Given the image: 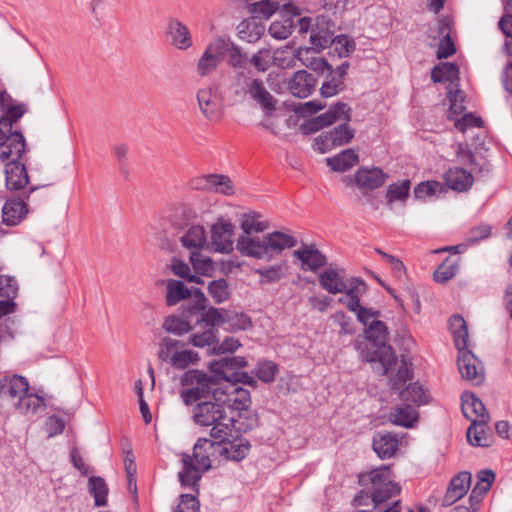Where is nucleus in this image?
I'll return each instance as SVG.
<instances>
[{
  "label": "nucleus",
  "instance_id": "obj_42",
  "mask_svg": "<svg viewBox=\"0 0 512 512\" xmlns=\"http://www.w3.org/2000/svg\"><path fill=\"white\" fill-rule=\"evenodd\" d=\"M335 41V37L333 33L328 28H323L317 25L315 29H312V33L310 36V42L314 49L317 51H322L323 49L329 47Z\"/></svg>",
  "mask_w": 512,
  "mask_h": 512
},
{
  "label": "nucleus",
  "instance_id": "obj_30",
  "mask_svg": "<svg viewBox=\"0 0 512 512\" xmlns=\"http://www.w3.org/2000/svg\"><path fill=\"white\" fill-rule=\"evenodd\" d=\"M398 448V438L390 432H378L373 437V449L381 459L392 457Z\"/></svg>",
  "mask_w": 512,
  "mask_h": 512
},
{
  "label": "nucleus",
  "instance_id": "obj_32",
  "mask_svg": "<svg viewBox=\"0 0 512 512\" xmlns=\"http://www.w3.org/2000/svg\"><path fill=\"white\" fill-rule=\"evenodd\" d=\"M418 412L411 405H402L395 407L389 415L390 421L398 426L410 428L418 420Z\"/></svg>",
  "mask_w": 512,
  "mask_h": 512
},
{
  "label": "nucleus",
  "instance_id": "obj_54",
  "mask_svg": "<svg viewBox=\"0 0 512 512\" xmlns=\"http://www.w3.org/2000/svg\"><path fill=\"white\" fill-rule=\"evenodd\" d=\"M458 269L459 265L457 262H450L447 259L434 272V280L438 283H446L456 276Z\"/></svg>",
  "mask_w": 512,
  "mask_h": 512
},
{
  "label": "nucleus",
  "instance_id": "obj_11",
  "mask_svg": "<svg viewBox=\"0 0 512 512\" xmlns=\"http://www.w3.org/2000/svg\"><path fill=\"white\" fill-rule=\"evenodd\" d=\"M215 400L233 411L247 409L251 404L249 391L233 382L222 383L220 391H216Z\"/></svg>",
  "mask_w": 512,
  "mask_h": 512
},
{
  "label": "nucleus",
  "instance_id": "obj_60",
  "mask_svg": "<svg viewBox=\"0 0 512 512\" xmlns=\"http://www.w3.org/2000/svg\"><path fill=\"white\" fill-rule=\"evenodd\" d=\"M171 270L176 276L184 278L188 282H195L197 284L203 283L200 277L191 274L189 265L182 260L174 259L171 265Z\"/></svg>",
  "mask_w": 512,
  "mask_h": 512
},
{
  "label": "nucleus",
  "instance_id": "obj_44",
  "mask_svg": "<svg viewBox=\"0 0 512 512\" xmlns=\"http://www.w3.org/2000/svg\"><path fill=\"white\" fill-rule=\"evenodd\" d=\"M487 424L471 423L467 429L468 442L473 446H489V437L486 431Z\"/></svg>",
  "mask_w": 512,
  "mask_h": 512
},
{
  "label": "nucleus",
  "instance_id": "obj_63",
  "mask_svg": "<svg viewBox=\"0 0 512 512\" xmlns=\"http://www.w3.org/2000/svg\"><path fill=\"white\" fill-rule=\"evenodd\" d=\"M248 62V56L242 52L241 48L232 43L228 51V65L233 68L244 69Z\"/></svg>",
  "mask_w": 512,
  "mask_h": 512
},
{
  "label": "nucleus",
  "instance_id": "obj_31",
  "mask_svg": "<svg viewBox=\"0 0 512 512\" xmlns=\"http://www.w3.org/2000/svg\"><path fill=\"white\" fill-rule=\"evenodd\" d=\"M366 287L363 280L359 278H352L344 291V296L338 299V302L345 305L346 308L355 312L360 306V296L365 293Z\"/></svg>",
  "mask_w": 512,
  "mask_h": 512
},
{
  "label": "nucleus",
  "instance_id": "obj_47",
  "mask_svg": "<svg viewBox=\"0 0 512 512\" xmlns=\"http://www.w3.org/2000/svg\"><path fill=\"white\" fill-rule=\"evenodd\" d=\"M185 346V343L176 340L170 337H165L162 339L159 350H158V357L161 361L164 362H170V360L173 357V354L180 348H183Z\"/></svg>",
  "mask_w": 512,
  "mask_h": 512
},
{
  "label": "nucleus",
  "instance_id": "obj_7",
  "mask_svg": "<svg viewBox=\"0 0 512 512\" xmlns=\"http://www.w3.org/2000/svg\"><path fill=\"white\" fill-rule=\"evenodd\" d=\"M182 389L180 397L186 405L212 396L215 400L216 391H220L221 382H218L214 375L197 369H190L183 373L180 378Z\"/></svg>",
  "mask_w": 512,
  "mask_h": 512
},
{
  "label": "nucleus",
  "instance_id": "obj_41",
  "mask_svg": "<svg viewBox=\"0 0 512 512\" xmlns=\"http://www.w3.org/2000/svg\"><path fill=\"white\" fill-rule=\"evenodd\" d=\"M400 398L404 402H411L416 405L427 403V396L421 384L414 382L406 386L400 392Z\"/></svg>",
  "mask_w": 512,
  "mask_h": 512
},
{
  "label": "nucleus",
  "instance_id": "obj_55",
  "mask_svg": "<svg viewBox=\"0 0 512 512\" xmlns=\"http://www.w3.org/2000/svg\"><path fill=\"white\" fill-rule=\"evenodd\" d=\"M277 372V365L272 361L266 360L258 362L254 370L256 377L265 383L273 382Z\"/></svg>",
  "mask_w": 512,
  "mask_h": 512
},
{
  "label": "nucleus",
  "instance_id": "obj_23",
  "mask_svg": "<svg viewBox=\"0 0 512 512\" xmlns=\"http://www.w3.org/2000/svg\"><path fill=\"white\" fill-rule=\"evenodd\" d=\"M471 485V474L463 471L454 476L443 498L444 506H451L465 496Z\"/></svg>",
  "mask_w": 512,
  "mask_h": 512
},
{
  "label": "nucleus",
  "instance_id": "obj_34",
  "mask_svg": "<svg viewBox=\"0 0 512 512\" xmlns=\"http://www.w3.org/2000/svg\"><path fill=\"white\" fill-rule=\"evenodd\" d=\"M449 328L458 350L467 348L469 335L464 318L458 314L453 315L449 320Z\"/></svg>",
  "mask_w": 512,
  "mask_h": 512
},
{
  "label": "nucleus",
  "instance_id": "obj_20",
  "mask_svg": "<svg viewBox=\"0 0 512 512\" xmlns=\"http://www.w3.org/2000/svg\"><path fill=\"white\" fill-rule=\"evenodd\" d=\"M462 412L464 416L476 424H488L490 417L483 402L473 393L462 394Z\"/></svg>",
  "mask_w": 512,
  "mask_h": 512
},
{
  "label": "nucleus",
  "instance_id": "obj_53",
  "mask_svg": "<svg viewBox=\"0 0 512 512\" xmlns=\"http://www.w3.org/2000/svg\"><path fill=\"white\" fill-rule=\"evenodd\" d=\"M444 191V188L440 182L437 181H425L419 183L414 189V195L417 199H426L434 196L437 193Z\"/></svg>",
  "mask_w": 512,
  "mask_h": 512
},
{
  "label": "nucleus",
  "instance_id": "obj_9",
  "mask_svg": "<svg viewBox=\"0 0 512 512\" xmlns=\"http://www.w3.org/2000/svg\"><path fill=\"white\" fill-rule=\"evenodd\" d=\"M457 156L461 159L464 164L471 165V171H467L463 168L454 167L450 168L444 174L445 184L452 190L458 192H464L469 190L473 185L472 172H476L479 163L471 150L467 149L466 145L460 143L456 151Z\"/></svg>",
  "mask_w": 512,
  "mask_h": 512
},
{
  "label": "nucleus",
  "instance_id": "obj_56",
  "mask_svg": "<svg viewBox=\"0 0 512 512\" xmlns=\"http://www.w3.org/2000/svg\"><path fill=\"white\" fill-rule=\"evenodd\" d=\"M190 262L195 273L200 275H206L214 268L212 260L209 257L202 255L199 251L191 252Z\"/></svg>",
  "mask_w": 512,
  "mask_h": 512
},
{
  "label": "nucleus",
  "instance_id": "obj_25",
  "mask_svg": "<svg viewBox=\"0 0 512 512\" xmlns=\"http://www.w3.org/2000/svg\"><path fill=\"white\" fill-rule=\"evenodd\" d=\"M320 286L330 294L343 293L347 290V283L343 271L337 268H327L319 274Z\"/></svg>",
  "mask_w": 512,
  "mask_h": 512
},
{
  "label": "nucleus",
  "instance_id": "obj_21",
  "mask_svg": "<svg viewBox=\"0 0 512 512\" xmlns=\"http://www.w3.org/2000/svg\"><path fill=\"white\" fill-rule=\"evenodd\" d=\"M5 185L10 191H23L28 183L29 176L26 166L21 161L7 162L4 168Z\"/></svg>",
  "mask_w": 512,
  "mask_h": 512
},
{
  "label": "nucleus",
  "instance_id": "obj_17",
  "mask_svg": "<svg viewBox=\"0 0 512 512\" xmlns=\"http://www.w3.org/2000/svg\"><path fill=\"white\" fill-rule=\"evenodd\" d=\"M166 37L168 42L179 50H188L193 46L192 34L182 21L170 18L167 22Z\"/></svg>",
  "mask_w": 512,
  "mask_h": 512
},
{
  "label": "nucleus",
  "instance_id": "obj_40",
  "mask_svg": "<svg viewBox=\"0 0 512 512\" xmlns=\"http://www.w3.org/2000/svg\"><path fill=\"white\" fill-rule=\"evenodd\" d=\"M448 30V24L445 21H439L438 32L443 35L437 50V57L439 59L448 58L456 52L455 44L452 41Z\"/></svg>",
  "mask_w": 512,
  "mask_h": 512
},
{
  "label": "nucleus",
  "instance_id": "obj_37",
  "mask_svg": "<svg viewBox=\"0 0 512 512\" xmlns=\"http://www.w3.org/2000/svg\"><path fill=\"white\" fill-rule=\"evenodd\" d=\"M314 47H300L296 51V58L301 61V63L313 70L322 69L324 66H328V63L323 58L316 57L315 54L318 53Z\"/></svg>",
  "mask_w": 512,
  "mask_h": 512
},
{
  "label": "nucleus",
  "instance_id": "obj_1",
  "mask_svg": "<svg viewBox=\"0 0 512 512\" xmlns=\"http://www.w3.org/2000/svg\"><path fill=\"white\" fill-rule=\"evenodd\" d=\"M257 212L242 215L240 227L243 231L236 241L237 251L244 257L271 262L282 255L286 249L297 245V239L282 231H273L264 235L262 233L270 228V222L261 220Z\"/></svg>",
  "mask_w": 512,
  "mask_h": 512
},
{
  "label": "nucleus",
  "instance_id": "obj_24",
  "mask_svg": "<svg viewBox=\"0 0 512 512\" xmlns=\"http://www.w3.org/2000/svg\"><path fill=\"white\" fill-rule=\"evenodd\" d=\"M247 89L251 98L261 106L267 115H270L273 111L276 110L277 100L267 90L264 82L261 79H252L249 82Z\"/></svg>",
  "mask_w": 512,
  "mask_h": 512
},
{
  "label": "nucleus",
  "instance_id": "obj_10",
  "mask_svg": "<svg viewBox=\"0 0 512 512\" xmlns=\"http://www.w3.org/2000/svg\"><path fill=\"white\" fill-rule=\"evenodd\" d=\"M207 306V298L200 290L195 291V303H186L182 307L181 316L170 315L164 319L163 329L172 334L183 335L193 329L190 318L198 315Z\"/></svg>",
  "mask_w": 512,
  "mask_h": 512
},
{
  "label": "nucleus",
  "instance_id": "obj_14",
  "mask_svg": "<svg viewBox=\"0 0 512 512\" xmlns=\"http://www.w3.org/2000/svg\"><path fill=\"white\" fill-rule=\"evenodd\" d=\"M234 225L227 218H219L211 227V244L220 253H230L234 247Z\"/></svg>",
  "mask_w": 512,
  "mask_h": 512
},
{
  "label": "nucleus",
  "instance_id": "obj_12",
  "mask_svg": "<svg viewBox=\"0 0 512 512\" xmlns=\"http://www.w3.org/2000/svg\"><path fill=\"white\" fill-rule=\"evenodd\" d=\"M26 149L25 138L18 131H4L0 128V160L20 161Z\"/></svg>",
  "mask_w": 512,
  "mask_h": 512
},
{
  "label": "nucleus",
  "instance_id": "obj_26",
  "mask_svg": "<svg viewBox=\"0 0 512 512\" xmlns=\"http://www.w3.org/2000/svg\"><path fill=\"white\" fill-rule=\"evenodd\" d=\"M190 290L182 281L170 279L166 285V303L168 306H174L181 301L188 300L187 303H195V291Z\"/></svg>",
  "mask_w": 512,
  "mask_h": 512
},
{
  "label": "nucleus",
  "instance_id": "obj_18",
  "mask_svg": "<svg viewBox=\"0 0 512 512\" xmlns=\"http://www.w3.org/2000/svg\"><path fill=\"white\" fill-rule=\"evenodd\" d=\"M294 259L300 261V269L303 271L317 272L327 264L326 256L314 245H303L292 253Z\"/></svg>",
  "mask_w": 512,
  "mask_h": 512
},
{
  "label": "nucleus",
  "instance_id": "obj_27",
  "mask_svg": "<svg viewBox=\"0 0 512 512\" xmlns=\"http://www.w3.org/2000/svg\"><path fill=\"white\" fill-rule=\"evenodd\" d=\"M28 207L22 198L8 199L2 208V221L7 226L18 225L27 215Z\"/></svg>",
  "mask_w": 512,
  "mask_h": 512
},
{
  "label": "nucleus",
  "instance_id": "obj_8",
  "mask_svg": "<svg viewBox=\"0 0 512 512\" xmlns=\"http://www.w3.org/2000/svg\"><path fill=\"white\" fill-rule=\"evenodd\" d=\"M359 483L362 486H370V496L375 506L400 493V486L391 478L389 466H381L368 473L359 475Z\"/></svg>",
  "mask_w": 512,
  "mask_h": 512
},
{
  "label": "nucleus",
  "instance_id": "obj_52",
  "mask_svg": "<svg viewBox=\"0 0 512 512\" xmlns=\"http://www.w3.org/2000/svg\"><path fill=\"white\" fill-rule=\"evenodd\" d=\"M198 360V354L191 350L178 349L170 360L172 367L176 369H184L188 365L195 363Z\"/></svg>",
  "mask_w": 512,
  "mask_h": 512
},
{
  "label": "nucleus",
  "instance_id": "obj_16",
  "mask_svg": "<svg viewBox=\"0 0 512 512\" xmlns=\"http://www.w3.org/2000/svg\"><path fill=\"white\" fill-rule=\"evenodd\" d=\"M458 369L462 378L480 384L484 380L483 368L478 358L466 348L459 350Z\"/></svg>",
  "mask_w": 512,
  "mask_h": 512
},
{
  "label": "nucleus",
  "instance_id": "obj_38",
  "mask_svg": "<svg viewBox=\"0 0 512 512\" xmlns=\"http://www.w3.org/2000/svg\"><path fill=\"white\" fill-rule=\"evenodd\" d=\"M181 242L184 247L198 251L206 243V232L202 226H192L181 237Z\"/></svg>",
  "mask_w": 512,
  "mask_h": 512
},
{
  "label": "nucleus",
  "instance_id": "obj_64",
  "mask_svg": "<svg viewBox=\"0 0 512 512\" xmlns=\"http://www.w3.org/2000/svg\"><path fill=\"white\" fill-rule=\"evenodd\" d=\"M174 512H199V502L191 494H182L180 503Z\"/></svg>",
  "mask_w": 512,
  "mask_h": 512
},
{
  "label": "nucleus",
  "instance_id": "obj_2",
  "mask_svg": "<svg viewBox=\"0 0 512 512\" xmlns=\"http://www.w3.org/2000/svg\"><path fill=\"white\" fill-rule=\"evenodd\" d=\"M350 118L351 108L349 105L338 102L325 113L307 121L302 126V129L305 130V133H314L337 121H344V124L339 125L324 135H320L316 139L317 145L323 146L321 150L325 152V149L346 145L351 142L354 137V130L348 125Z\"/></svg>",
  "mask_w": 512,
  "mask_h": 512
},
{
  "label": "nucleus",
  "instance_id": "obj_50",
  "mask_svg": "<svg viewBox=\"0 0 512 512\" xmlns=\"http://www.w3.org/2000/svg\"><path fill=\"white\" fill-rule=\"evenodd\" d=\"M232 42L223 37H217L211 41L205 48V52L213 56L218 61L222 62L226 53L231 48Z\"/></svg>",
  "mask_w": 512,
  "mask_h": 512
},
{
  "label": "nucleus",
  "instance_id": "obj_48",
  "mask_svg": "<svg viewBox=\"0 0 512 512\" xmlns=\"http://www.w3.org/2000/svg\"><path fill=\"white\" fill-rule=\"evenodd\" d=\"M217 328H207L201 333H194L189 337V344L194 347L203 348L205 346H212L217 341Z\"/></svg>",
  "mask_w": 512,
  "mask_h": 512
},
{
  "label": "nucleus",
  "instance_id": "obj_43",
  "mask_svg": "<svg viewBox=\"0 0 512 512\" xmlns=\"http://www.w3.org/2000/svg\"><path fill=\"white\" fill-rule=\"evenodd\" d=\"M410 180H402L397 183H392L387 187L386 199L388 204L395 201H405L409 196Z\"/></svg>",
  "mask_w": 512,
  "mask_h": 512
},
{
  "label": "nucleus",
  "instance_id": "obj_59",
  "mask_svg": "<svg viewBox=\"0 0 512 512\" xmlns=\"http://www.w3.org/2000/svg\"><path fill=\"white\" fill-rule=\"evenodd\" d=\"M24 114L22 106L9 107L5 114L0 117V128L4 131L12 130V126L16 123Z\"/></svg>",
  "mask_w": 512,
  "mask_h": 512
},
{
  "label": "nucleus",
  "instance_id": "obj_5",
  "mask_svg": "<svg viewBox=\"0 0 512 512\" xmlns=\"http://www.w3.org/2000/svg\"><path fill=\"white\" fill-rule=\"evenodd\" d=\"M12 406L23 414L35 413L43 405L38 395L29 392L28 380L17 374L0 379V406Z\"/></svg>",
  "mask_w": 512,
  "mask_h": 512
},
{
  "label": "nucleus",
  "instance_id": "obj_15",
  "mask_svg": "<svg viewBox=\"0 0 512 512\" xmlns=\"http://www.w3.org/2000/svg\"><path fill=\"white\" fill-rule=\"evenodd\" d=\"M247 361L244 357L233 356L223 357L217 361H213L209 364L210 371L214 374V377L218 382L231 383L233 382L234 375L237 374L240 368L246 367Z\"/></svg>",
  "mask_w": 512,
  "mask_h": 512
},
{
  "label": "nucleus",
  "instance_id": "obj_6",
  "mask_svg": "<svg viewBox=\"0 0 512 512\" xmlns=\"http://www.w3.org/2000/svg\"><path fill=\"white\" fill-rule=\"evenodd\" d=\"M192 419L196 425L211 426L210 436L213 439L222 440L229 437L234 428L233 416H228L225 404L216 400L196 404Z\"/></svg>",
  "mask_w": 512,
  "mask_h": 512
},
{
  "label": "nucleus",
  "instance_id": "obj_35",
  "mask_svg": "<svg viewBox=\"0 0 512 512\" xmlns=\"http://www.w3.org/2000/svg\"><path fill=\"white\" fill-rule=\"evenodd\" d=\"M251 326V319L246 314L225 309L223 327L226 331L236 332L247 330Z\"/></svg>",
  "mask_w": 512,
  "mask_h": 512
},
{
  "label": "nucleus",
  "instance_id": "obj_19",
  "mask_svg": "<svg viewBox=\"0 0 512 512\" xmlns=\"http://www.w3.org/2000/svg\"><path fill=\"white\" fill-rule=\"evenodd\" d=\"M218 445L216 446V451H218V456L223 457L226 460H232L239 462L243 460L249 453L250 443L248 440L244 438H235L233 440H228L227 438L217 439Z\"/></svg>",
  "mask_w": 512,
  "mask_h": 512
},
{
  "label": "nucleus",
  "instance_id": "obj_46",
  "mask_svg": "<svg viewBox=\"0 0 512 512\" xmlns=\"http://www.w3.org/2000/svg\"><path fill=\"white\" fill-rule=\"evenodd\" d=\"M208 292L216 304H221L230 297L228 283L223 278L211 281L208 285Z\"/></svg>",
  "mask_w": 512,
  "mask_h": 512
},
{
  "label": "nucleus",
  "instance_id": "obj_39",
  "mask_svg": "<svg viewBox=\"0 0 512 512\" xmlns=\"http://www.w3.org/2000/svg\"><path fill=\"white\" fill-rule=\"evenodd\" d=\"M89 493L94 498L95 506L107 504L108 486L102 477L91 476L88 480Z\"/></svg>",
  "mask_w": 512,
  "mask_h": 512
},
{
  "label": "nucleus",
  "instance_id": "obj_33",
  "mask_svg": "<svg viewBox=\"0 0 512 512\" xmlns=\"http://www.w3.org/2000/svg\"><path fill=\"white\" fill-rule=\"evenodd\" d=\"M359 161L358 154L353 149H346L334 157L326 159L327 165L337 172H345Z\"/></svg>",
  "mask_w": 512,
  "mask_h": 512
},
{
  "label": "nucleus",
  "instance_id": "obj_36",
  "mask_svg": "<svg viewBox=\"0 0 512 512\" xmlns=\"http://www.w3.org/2000/svg\"><path fill=\"white\" fill-rule=\"evenodd\" d=\"M224 315H225V309H219L215 307H210L209 309H206V307L203 310H200L198 312L197 319L195 324H205L208 326V328H216V326H223L224 322Z\"/></svg>",
  "mask_w": 512,
  "mask_h": 512
},
{
  "label": "nucleus",
  "instance_id": "obj_57",
  "mask_svg": "<svg viewBox=\"0 0 512 512\" xmlns=\"http://www.w3.org/2000/svg\"><path fill=\"white\" fill-rule=\"evenodd\" d=\"M448 99L450 101L448 117L451 120H454L458 116L463 114L465 111V106L463 104L464 95H463L462 91H460V90H455V91L450 90L448 92Z\"/></svg>",
  "mask_w": 512,
  "mask_h": 512
},
{
  "label": "nucleus",
  "instance_id": "obj_58",
  "mask_svg": "<svg viewBox=\"0 0 512 512\" xmlns=\"http://www.w3.org/2000/svg\"><path fill=\"white\" fill-rule=\"evenodd\" d=\"M344 87V82L340 77H336L331 72L328 75V80L325 81L321 88L320 93L324 98H329L337 95Z\"/></svg>",
  "mask_w": 512,
  "mask_h": 512
},
{
  "label": "nucleus",
  "instance_id": "obj_13",
  "mask_svg": "<svg viewBox=\"0 0 512 512\" xmlns=\"http://www.w3.org/2000/svg\"><path fill=\"white\" fill-rule=\"evenodd\" d=\"M196 99L202 115L210 122H219L223 117L221 100L214 87L201 88L196 93Z\"/></svg>",
  "mask_w": 512,
  "mask_h": 512
},
{
  "label": "nucleus",
  "instance_id": "obj_49",
  "mask_svg": "<svg viewBox=\"0 0 512 512\" xmlns=\"http://www.w3.org/2000/svg\"><path fill=\"white\" fill-rule=\"evenodd\" d=\"M210 187V191L224 195H232L234 193V186L227 175L210 174Z\"/></svg>",
  "mask_w": 512,
  "mask_h": 512
},
{
  "label": "nucleus",
  "instance_id": "obj_62",
  "mask_svg": "<svg viewBox=\"0 0 512 512\" xmlns=\"http://www.w3.org/2000/svg\"><path fill=\"white\" fill-rule=\"evenodd\" d=\"M413 376L412 369L408 366V364L402 360L401 365L399 366L397 373L394 377L390 378V385L392 390H398L406 383V381L410 380Z\"/></svg>",
  "mask_w": 512,
  "mask_h": 512
},
{
  "label": "nucleus",
  "instance_id": "obj_29",
  "mask_svg": "<svg viewBox=\"0 0 512 512\" xmlns=\"http://www.w3.org/2000/svg\"><path fill=\"white\" fill-rule=\"evenodd\" d=\"M258 275L260 285L275 284L285 279L288 275V264L283 261L273 265L263 266L254 270Z\"/></svg>",
  "mask_w": 512,
  "mask_h": 512
},
{
  "label": "nucleus",
  "instance_id": "obj_51",
  "mask_svg": "<svg viewBox=\"0 0 512 512\" xmlns=\"http://www.w3.org/2000/svg\"><path fill=\"white\" fill-rule=\"evenodd\" d=\"M279 8L278 2L273 0H261L253 3L250 10L255 17L268 19Z\"/></svg>",
  "mask_w": 512,
  "mask_h": 512
},
{
  "label": "nucleus",
  "instance_id": "obj_4",
  "mask_svg": "<svg viewBox=\"0 0 512 512\" xmlns=\"http://www.w3.org/2000/svg\"><path fill=\"white\" fill-rule=\"evenodd\" d=\"M366 343L361 355L363 360L380 366L383 375L388 374L396 365L397 357L391 346L387 345L388 329L384 322L372 321L366 332Z\"/></svg>",
  "mask_w": 512,
  "mask_h": 512
},
{
  "label": "nucleus",
  "instance_id": "obj_28",
  "mask_svg": "<svg viewBox=\"0 0 512 512\" xmlns=\"http://www.w3.org/2000/svg\"><path fill=\"white\" fill-rule=\"evenodd\" d=\"M316 81L314 77L305 70H299L294 73L289 83L291 94L298 98L308 97L315 88Z\"/></svg>",
  "mask_w": 512,
  "mask_h": 512
},
{
  "label": "nucleus",
  "instance_id": "obj_22",
  "mask_svg": "<svg viewBox=\"0 0 512 512\" xmlns=\"http://www.w3.org/2000/svg\"><path fill=\"white\" fill-rule=\"evenodd\" d=\"M388 175L377 167H360L354 175L356 185L363 190H374L381 187Z\"/></svg>",
  "mask_w": 512,
  "mask_h": 512
},
{
  "label": "nucleus",
  "instance_id": "obj_45",
  "mask_svg": "<svg viewBox=\"0 0 512 512\" xmlns=\"http://www.w3.org/2000/svg\"><path fill=\"white\" fill-rule=\"evenodd\" d=\"M293 27V17H286L280 21H273L269 27V33L275 39L284 40L292 34Z\"/></svg>",
  "mask_w": 512,
  "mask_h": 512
},
{
  "label": "nucleus",
  "instance_id": "obj_61",
  "mask_svg": "<svg viewBox=\"0 0 512 512\" xmlns=\"http://www.w3.org/2000/svg\"><path fill=\"white\" fill-rule=\"evenodd\" d=\"M220 63V61L204 51L197 63V73L201 77L208 76L216 70Z\"/></svg>",
  "mask_w": 512,
  "mask_h": 512
},
{
  "label": "nucleus",
  "instance_id": "obj_3",
  "mask_svg": "<svg viewBox=\"0 0 512 512\" xmlns=\"http://www.w3.org/2000/svg\"><path fill=\"white\" fill-rule=\"evenodd\" d=\"M218 440L199 438L193 447V456L183 454V469L178 473L181 486L198 491L202 473L211 468V457L218 455Z\"/></svg>",
  "mask_w": 512,
  "mask_h": 512
}]
</instances>
